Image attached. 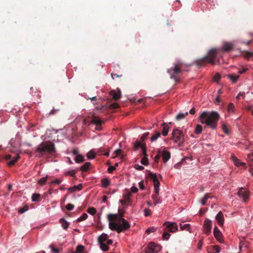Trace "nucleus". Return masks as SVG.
I'll list each match as a JSON object with an SVG mask.
<instances>
[{
  "mask_svg": "<svg viewBox=\"0 0 253 253\" xmlns=\"http://www.w3.org/2000/svg\"><path fill=\"white\" fill-rule=\"evenodd\" d=\"M202 126L200 125H197L194 130V132L197 134H200L202 131Z\"/></svg>",
  "mask_w": 253,
  "mask_h": 253,
  "instance_id": "obj_32",
  "label": "nucleus"
},
{
  "mask_svg": "<svg viewBox=\"0 0 253 253\" xmlns=\"http://www.w3.org/2000/svg\"><path fill=\"white\" fill-rule=\"evenodd\" d=\"M142 150L143 156L147 157L146 146H142Z\"/></svg>",
  "mask_w": 253,
  "mask_h": 253,
  "instance_id": "obj_50",
  "label": "nucleus"
},
{
  "mask_svg": "<svg viewBox=\"0 0 253 253\" xmlns=\"http://www.w3.org/2000/svg\"><path fill=\"white\" fill-rule=\"evenodd\" d=\"M214 237L220 242H222V234L220 231L216 232V234H214Z\"/></svg>",
  "mask_w": 253,
  "mask_h": 253,
  "instance_id": "obj_34",
  "label": "nucleus"
},
{
  "mask_svg": "<svg viewBox=\"0 0 253 253\" xmlns=\"http://www.w3.org/2000/svg\"><path fill=\"white\" fill-rule=\"evenodd\" d=\"M163 160L164 163H166L170 158V154L169 151H163L162 153Z\"/></svg>",
  "mask_w": 253,
  "mask_h": 253,
  "instance_id": "obj_16",
  "label": "nucleus"
},
{
  "mask_svg": "<svg viewBox=\"0 0 253 253\" xmlns=\"http://www.w3.org/2000/svg\"><path fill=\"white\" fill-rule=\"evenodd\" d=\"M162 126H163L162 133L164 136H166L169 132V127L168 125L165 126V123H163Z\"/></svg>",
  "mask_w": 253,
  "mask_h": 253,
  "instance_id": "obj_25",
  "label": "nucleus"
},
{
  "mask_svg": "<svg viewBox=\"0 0 253 253\" xmlns=\"http://www.w3.org/2000/svg\"><path fill=\"white\" fill-rule=\"evenodd\" d=\"M220 78H221L220 75L219 73H217L214 75V76L213 77V79L215 81L217 82L220 80Z\"/></svg>",
  "mask_w": 253,
  "mask_h": 253,
  "instance_id": "obj_54",
  "label": "nucleus"
},
{
  "mask_svg": "<svg viewBox=\"0 0 253 253\" xmlns=\"http://www.w3.org/2000/svg\"><path fill=\"white\" fill-rule=\"evenodd\" d=\"M248 70L247 68H243L242 70H239L238 72L240 74H242L246 72Z\"/></svg>",
  "mask_w": 253,
  "mask_h": 253,
  "instance_id": "obj_56",
  "label": "nucleus"
},
{
  "mask_svg": "<svg viewBox=\"0 0 253 253\" xmlns=\"http://www.w3.org/2000/svg\"><path fill=\"white\" fill-rule=\"evenodd\" d=\"M161 156V155L160 154V152H159V153L158 154H157L154 158V162L156 163H158L159 161V159L160 158Z\"/></svg>",
  "mask_w": 253,
  "mask_h": 253,
  "instance_id": "obj_53",
  "label": "nucleus"
},
{
  "mask_svg": "<svg viewBox=\"0 0 253 253\" xmlns=\"http://www.w3.org/2000/svg\"><path fill=\"white\" fill-rule=\"evenodd\" d=\"M82 188V185L81 184H80L78 185L74 186L72 187H70L68 189V191L70 192H73L77 190H80Z\"/></svg>",
  "mask_w": 253,
  "mask_h": 253,
  "instance_id": "obj_23",
  "label": "nucleus"
},
{
  "mask_svg": "<svg viewBox=\"0 0 253 253\" xmlns=\"http://www.w3.org/2000/svg\"><path fill=\"white\" fill-rule=\"evenodd\" d=\"M161 136V133L157 131L150 138L151 141L156 140Z\"/></svg>",
  "mask_w": 253,
  "mask_h": 253,
  "instance_id": "obj_36",
  "label": "nucleus"
},
{
  "mask_svg": "<svg viewBox=\"0 0 253 253\" xmlns=\"http://www.w3.org/2000/svg\"><path fill=\"white\" fill-rule=\"evenodd\" d=\"M216 220L218 222L220 226L223 225L224 216L223 213L219 211L215 216Z\"/></svg>",
  "mask_w": 253,
  "mask_h": 253,
  "instance_id": "obj_14",
  "label": "nucleus"
},
{
  "mask_svg": "<svg viewBox=\"0 0 253 253\" xmlns=\"http://www.w3.org/2000/svg\"><path fill=\"white\" fill-rule=\"evenodd\" d=\"M149 135V132H146V133H144L141 136V140L142 141H143Z\"/></svg>",
  "mask_w": 253,
  "mask_h": 253,
  "instance_id": "obj_59",
  "label": "nucleus"
},
{
  "mask_svg": "<svg viewBox=\"0 0 253 253\" xmlns=\"http://www.w3.org/2000/svg\"><path fill=\"white\" fill-rule=\"evenodd\" d=\"M116 169V167L114 166H110L108 169V172L109 173L112 172Z\"/></svg>",
  "mask_w": 253,
  "mask_h": 253,
  "instance_id": "obj_60",
  "label": "nucleus"
},
{
  "mask_svg": "<svg viewBox=\"0 0 253 253\" xmlns=\"http://www.w3.org/2000/svg\"><path fill=\"white\" fill-rule=\"evenodd\" d=\"M41 195L38 193H35L32 195V199L33 202H39L41 200Z\"/></svg>",
  "mask_w": 253,
  "mask_h": 253,
  "instance_id": "obj_29",
  "label": "nucleus"
},
{
  "mask_svg": "<svg viewBox=\"0 0 253 253\" xmlns=\"http://www.w3.org/2000/svg\"><path fill=\"white\" fill-rule=\"evenodd\" d=\"M100 245V249L103 251L106 252L109 250V247H108V245L105 243H99Z\"/></svg>",
  "mask_w": 253,
  "mask_h": 253,
  "instance_id": "obj_26",
  "label": "nucleus"
},
{
  "mask_svg": "<svg viewBox=\"0 0 253 253\" xmlns=\"http://www.w3.org/2000/svg\"><path fill=\"white\" fill-rule=\"evenodd\" d=\"M238 195L246 202L249 198L248 191L244 188H241L238 192Z\"/></svg>",
  "mask_w": 253,
  "mask_h": 253,
  "instance_id": "obj_10",
  "label": "nucleus"
},
{
  "mask_svg": "<svg viewBox=\"0 0 253 253\" xmlns=\"http://www.w3.org/2000/svg\"><path fill=\"white\" fill-rule=\"evenodd\" d=\"M141 163L144 166L148 165V160L147 157H143L141 160Z\"/></svg>",
  "mask_w": 253,
  "mask_h": 253,
  "instance_id": "obj_43",
  "label": "nucleus"
},
{
  "mask_svg": "<svg viewBox=\"0 0 253 253\" xmlns=\"http://www.w3.org/2000/svg\"><path fill=\"white\" fill-rule=\"evenodd\" d=\"M91 123L93 124L96 125L97 128L96 129H100V126L103 122L97 117L93 116L91 121Z\"/></svg>",
  "mask_w": 253,
  "mask_h": 253,
  "instance_id": "obj_13",
  "label": "nucleus"
},
{
  "mask_svg": "<svg viewBox=\"0 0 253 253\" xmlns=\"http://www.w3.org/2000/svg\"><path fill=\"white\" fill-rule=\"evenodd\" d=\"M222 130L226 134H229V125L227 124L223 123L222 125Z\"/></svg>",
  "mask_w": 253,
  "mask_h": 253,
  "instance_id": "obj_33",
  "label": "nucleus"
},
{
  "mask_svg": "<svg viewBox=\"0 0 253 253\" xmlns=\"http://www.w3.org/2000/svg\"><path fill=\"white\" fill-rule=\"evenodd\" d=\"M188 114V112H186L185 113H179L176 117V119L177 120L179 121L183 119H184L186 116Z\"/></svg>",
  "mask_w": 253,
  "mask_h": 253,
  "instance_id": "obj_30",
  "label": "nucleus"
},
{
  "mask_svg": "<svg viewBox=\"0 0 253 253\" xmlns=\"http://www.w3.org/2000/svg\"><path fill=\"white\" fill-rule=\"evenodd\" d=\"M227 110L228 112H233L234 111V105L232 103H230L228 105Z\"/></svg>",
  "mask_w": 253,
  "mask_h": 253,
  "instance_id": "obj_41",
  "label": "nucleus"
},
{
  "mask_svg": "<svg viewBox=\"0 0 253 253\" xmlns=\"http://www.w3.org/2000/svg\"><path fill=\"white\" fill-rule=\"evenodd\" d=\"M156 231V228H155V227H150L149 228H148L146 230V232L147 233V234H150L151 233H153V232H155V231Z\"/></svg>",
  "mask_w": 253,
  "mask_h": 253,
  "instance_id": "obj_46",
  "label": "nucleus"
},
{
  "mask_svg": "<svg viewBox=\"0 0 253 253\" xmlns=\"http://www.w3.org/2000/svg\"><path fill=\"white\" fill-rule=\"evenodd\" d=\"M211 221L206 218L204 223V232L206 235H209L210 233L211 232Z\"/></svg>",
  "mask_w": 253,
  "mask_h": 253,
  "instance_id": "obj_9",
  "label": "nucleus"
},
{
  "mask_svg": "<svg viewBox=\"0 0 253 253\" xmlns=\"http://www.w3.org/2000/svg\"><path fill=\"white\" fill-rule=\"evenodd\" d=\"M49 248L51 249L52 253H59V250L58 249L54 247V245L51 244L49 246Z\"/></svg>",
  "mask_w": 253,
  "mask_h": 253,
  "instance_id": "obj_42",
  "label": "nucleus"
},
{
  "mask_svg": "<svg viewBox=\"0 0 253 253\" xmlns=\"http://www.w3.org/2000/svg\"><path fill=\"white\" fill-rule=\"evenodd\" d=\"M244 56L247 59H250L253 57V53L249 51H246L244 54Z\"/></svg>",
  "mask_w": 253,
  "mask_h": 253,
  "instance_id": "obj_44",
  "label": "nucleus"
},
{
  "mask_svg": "<svg viewBox=\"0 0 253 253\" xmlns=\"http://www.w3.org/2000/svg\"><path fill=\"white\" fill-rule=\"evenodd\" d=\"M36 151L40 154L39 157L53 153L55 151L54 144L51 142H42L37 147Z\"/></svg>",
  "mask_w": 253,
  "mask_h": 253,
  "instance_id": "obj_4",
  "label": "nucleus"
},
{
  "mask_svg": "<svg viewBox=\"0 0 253 253\" xmlns=\"http://www.w3.org/2000/svg\"><path fill=\"white\" fill-rule=\"evenodd\" d=\"M247 160L249 163L253 162V152L251 154H248Z\"/></svg>",
  "mask_w": 253,
  "mask_h": 253,
  "instance_id": "obj_49",
  "label": "nucleus"
},
{
  "mask_svg": "<svg viewBox=\"0 0 253 253\" xmlns=\"http://www.w3.org/2000/svg\"><path fill=\"white\" fill-rule=\"evenodd\" d=\"M149 177L153 180L154 186V192H157L159 190L160 182L157 179L156 174L150 172L148 174Z\"/></svg>",
  "mask_w": 253,
  "mask_h": 253,
  "instance_id": "obj_8",
  "label": "nucleus"
},
{
  "mask_svg": "<svg viewBox=\"0 0 253 253\" xmlns=\"http://www.w3.org/2000/svg\"><path fill=\"white\" fill-rule=\"evenodd\" d=\"M163 226H165V231L174 233L178 230V226L176 223L169 221L165 222Z\"/></svg>",
  "mask_w": 253,
  "mask_h": 253,
  "instance_id": "obj_7",
  "label": "nucleus"
},
{
  "mask_svg": "<svg viewBox=\"0 0 253 253\" xmlns=\"http://www.w3.org/2000/svg\"><path fill=\"white\" fill-rule=\"evenodd\" d=\"M159 247V246L156 245L154 243L151 242L148 245V249L146 251V253H154Z\"/></svg>",
  "mask_w": 253,
  "mask_h": 253,
  "instance_id": "obj_12",
  "label": "nucleus"
},
{
  "mask_svg": "<svg viewBox=\"0 0 253 253\" xmlns=\"http://www.w3.org/2000/svg\"><path fill=\"white\" fill-rule=\"evenodd\" d=\"M135 168L136 169L139 170H142L144 169L143 166H139L138 165H135Z\"/></svg>",
  "mask_w": 253,
  "mask_h": 253,
  "instance_id": "obj_64",
  "label": "nucleus"
},
{
  "mask_svg": "<svg viewBox=\"0 0 253 253\" xmlns=\"http://www.w3.org/2000/svg\"><path fill=\"white\" fill-rule=\"evenodd\" d=\"M245 93L244 92H240L238 95L237 96L236 98L237 99H239L240 98V97H241L242 96L243 98L245 97Z\"/></svg>",
  "mask_w": 253,
  "mask_h": 253,
  "instance_id": "obj_63",
  "label": "nucleus"
},
{
  "mask_svg": "<svg viewBox=\"0 0 253 253\" xmlns=\"http://www.w3.org/2000/svg\"><path fill=\"white\" fill-rule=\"evenodd\" d=\"M228 79L233 83H236L239 79L240 76L237 75L229 74L227 75Z\"/></svg>",
  "mask_w": 253,
  "mask_h": 253,
  "instance_id": "obj_17",
  "label": "nucleus"
},
{
  "mask_svg": "<svg viewBox=\"0 0 253 253\" xmlns=\"http://www.w3.org/2000/svg\"><path fill=\"white\" fill-rule=\"evenodd\" d=\"M91 163L86 162L80 168V170L83 172H85L89 169Z\"/></svg>",
  "mask_w": 253,
  "mask_h": 253,
  "instance_id": "obj_20",
  "label": "nucleus"
},
{
  "mask_svg": "<svg viewBox=\"0 0 253 253\" xmlns=\"http://www.w3.org/2000/svg\"><path fill=\"white\" fill-rule=\"evenodd\" d=\"M88 217V215L86 213H84L81 216H80L79 218L77 219L78 222H81L82 221H83L87 218Z\"/></svg>",
  "mask_w": 253,
  "mask_h": 253,
  "instance_id": "obj_39",
  "label": "nucleus"
},
{
  "mask_svg": "<svg viewBox=\"0 0 253 253\" xmlns=\"http://www.w3.org/2000/svg\"><path fill=\"white\" fill-rule=\"evenodd\" d=\"M59 109H53L49 113V115H55L58 111H59Z\"/></svg>",
  "mask_w": 253,
  "mask_h": 253,
  "instance_id": "obj_57",
  "label": "nucleus"
},
{
  "mask_svg": "<svg viewBox=\"0 0 253 253\" xmlns=\"http://www.w3.org/2000/svg\"><path fill=\"white\" fill-rule=\"evenodd\" d=\"M144 212H145L144 214H145V216H148L151 213V211L150 210H149V209H145L144 210Z\"/></svg>",
  "mask_w": 253,
  "mask_h": 253,
  "instance_id": "obj_58",
  "label": "nucleus"
},
{
  "mask_svg": "<svg viewBox=\"0 0 253 253\" xmlns=\"http://www.w3.org/2000/svg\"><path fill=\"white\" fill-rule=\"evenodd\" d=\"M59 222L61 224L62 227L64 229L67 230L69 227V223L64 218L59 220Z\"/></svg>",
  "mask_w": 253,
  "mask_h": 253,
  "instance_id": "obj_19",
  "label": "nucleus"
},
{
  "mask_svg": "<svg viewBox=\"0 0 253 253\" xmlns=\"http://www.w3.org/2000/svg\"><path fill=\"white\" fill-rule=\"evenodd\" d=\"M211 197L210 196V194L207 193L206 194L205 196L203 197V199H201V202L202 205H205L208 199L210 198Z\"/></svg>",
  "mask_w": 253,
  "mask_h": 253,
  "instance_id": "obj_31",
  "label": "nucleus"
},
{
  "mask_svg": "<svg viewBox=\"0 0 253 253\" xmlns=\"http://www.w3.org/2000/svg\"><path fill=\"white\" fill-rule=\"evenodd\" d=\"M20 156L18 154L15 157H14L13 159L9 162L7 164L8 166L9 167H11L13 165H14L19 159Z\"/></svg>",
  "mask_w": 253,
  "mask_h": 253,
  "instance_id": "obj_22",
  "label": "nucleus"
},
{
  "mask_svg": "<svg viewBox=\"0 0 253 253\" xmlns=\"http://www.w3.org/2000/svg\"><path fill=\"white\" fill-rule=\"evenodd\" d=\"M170 236V234L169 233V231H165V229H164V233L163 234L162 238L164 240H168Z\"/></svg>",
  "mask_w": 253,
  "mask_h": 253,
  "instance_id": "obj_35",
  "label": "nucleus"
},
{
  "mask_svg": "<svg viewBox=\"0 0 253 253\" xmlns=\"http://www.w3.org/2000/svg\"><path fill=\"white\" fill-rule=\"evenodd\" d=\"M102 186L107 187L110 184V180L108 178H103L101 180Z\"/></svg>",
  "mask_w": 253,
  "mask_h": 253,
  "instance_id": "obj_21",
  "label": "nucleus"
},
{
  "mask_svg": "<svg viewBox=\"0 0 253 253\" xmlns=\"http://www.w3.org/2000/svg\"><path fill=\"white\" fill-rule=\"evenodd\" d=\"M139 187L141 190H144L145 189L143 181H141L140 182H139Z\"/></svg>",
  "mask_w": 253,
  "mask_h": 253,
  "instance_id": "obj_61",
  "label": "nucleus"
},
{
  "mask_svg": "<svg viewBox=\"0 0 253 253\" xmlns=\"http://www.w3.org/2000/svg\"><path fill=\"white\" fill-rule=\"evenodd\" d=\"M108 218L110 221L109 224L110 229L112 230L116 231L118 233L128 230L130 227L128 222L122 217H120L117 223L112 221V219H117V214H109L108 215Z\"/></svg>",
  "mask_w": 253,
  "mask_h": 253,
  "instance_id": "obj_2",
  "label": "nucleus"
},
{
  "mask_svg": "<svg viewBox=\"0 0 253 253\" xmlns=\"http://www.w3.org/2000/svg\"><path fill=\"white\" fill-rule=\"evenodd\" d=\"M142 146H145V144H142L140 142L137 141L134 144V149L136 150L139 147H141L142 148Z\"/></svg>",
  "mask_w": 253,
  "mask_h": 253,
  "instance_id": "obj_45",
  "label": "nucleus"
},
{
  "mask_svg": "<svg viewBox=\"0 0 253 253\" xmlns=\"http://www.w3.org/2000/svg\"><path fill=\"white\" fill-rule=\"evenodd\" d=\"M96 156V153L91 150L87 153V157L89 159H94Z\"/></svg>",
  "mask_w": 253,
  "mask_h": 253,
  "instance_id": "obj_37",
  "label": "nucleus"
},
{
  "mask_svg": "<svg viewBox=\"0 0 253 253\" xmlns=\"http://www.w3.org/2000/svg\"><path fill=\"white\" fill-rule=\"evenodd\" d=\"M152 198L154 200V204L155 205L161 203V200L159 197V191H158L157 192H154V194L152 195Z\"/></svg>",
  "mask_w": 253,
  "mask_h": 253,
  "instance_id": "obj_15",
  "label": "nucleus"
},
{
  "mask_svg": "<svg viewBox=\"0 0 253 253\" xmlns=\"http://www.w3.org/2000/svg\"><path fill=\"white\" fill-rule=\"evenodd\" d=\"M46 181H47V178L46 177H42L39 180L38 183L41 185L42 186L46 183Z\"/></svg>",
  "mask_w": 253,
  "mask_h": 253,
  "instance_id": "obj_47",
  "label": "nucleus"
},
{
  "mask_svg": "<svg viewBox=\"0 0 253 253\" xmlns=\"http://www.w3.org/2000/svg\"><path fill=\"white\" fill-rule=\"evenodd\" d=\"M87 212L91 215H94L96 212V210L94 208H89L87 209Z\"/></svg>",
  "mask_w": 253,
  "mask_h": 253,
  "instance_id": "obj_40",
  "label": "nucleus"
},
{
  "mask_svg": "<svg viewBox=\"0 0 253 253\" xmlns=\"http://www.w3.org/2000/svg\"><path fill=\"white\" fill-rule=\"evenodd\" d=\"M179 225L181 230H186L190 232V225L189 224H182L180 223Z\"/></svg>",
  "mask_w": 253,
  "mask_h": 253,
  "instance_id": "obj_28",
  "label": "nucleus"
},
{
  "mask_svg": "<svg viewBox=\"0 0 253 253\" xmlns=\"http://www.w3.org/2000/svg\"><path fill=\"white\" fill-rule=\"evenodd\" d=\"M172 139L175 142L183 143L184 138L182 131L178 129H174L172 131Z\"/></svg>",
  "mask_w": 253,
  "mask_h": 253,
  "instance_id": "obj_6",
  "label": "nucleus"
},
{
  "mask_svg": "<svg viewBox=\"0 0 253 253\" xmlns=\"http://www.w3.org/2000/svg\"><path fill=\"white\" fill-rule=\"evenodd\" d=\"M75 161L77 163H83L84 161V159L83 155L78 154L76 156Z\"/></svg>",
  "mask_w": 253,
  "mask_h": 253,
  "instance_id": "obj_24",
  "label": "nucleus"
},
{
  "mask_svg": "<svg viewBox=\"0 0 253 253\" xmlns=\"http://www.w3.org/2000/svg\"><path fill=\"white\" fill-rule=\"evenodd\" d=\"M74 208V206L72 204H68L66 205V208L68 211L72 210Z\"/></svg>",
  "mask_w": 253,
  "mask_h": 253,
  "instance_id": "obj_51",
  "label": "nucleus"
},
{
  "mask_svg": "<svg viewBox=\"0 0 253 253\" xmlns=\"http://www.w3.org/2000/svg\"><path fill=\"white\" fill-rule=\"evenodd\" d=\"M203 245V242L202 241V240H201L200 241H199L198 244V249H199V250H201L202 249V247Z\"/></svg>",
  "mask_w": 253,
  "mask_h": 253,
  "instance_id": "obj_62",
  "label": "nucleus"
},
{
  "mask_svg": "<svg viewBox=\"0 0 253 253\" xmlns=\"http://www.w3.org/2000/svg\"><path fill=\"white\" fill-rule=\"evenodd\" d=\"M219 118V115L215 111L204 112L199 116L201 123L206 124L212 129L216 128Z\"/></svg>",
  "mask_w": 253,
  "mask_h": 253,
  "instance_id": "obj_3",
  "label": "nucleus"
},
{
  "mask_svg": "<svg viewBox=\"0 0 253 253\" xmlns=\"http://www.w3.org/2000/svg\"><path fill=\"white\" fill-rule=\"evenodd\" d=\"M181 65L182 63L178 61L174 65L173 68H170L168 71L171 75V78L174 79L176 82H178L179 81L177 75L182 72L180 68Z\"/></svg>",
  "mask_w": 253,
  "mask_h": 253,
  "instance_id": "obj_5",
  "label": "nucleus"
},
{
  "mask_svg": "<svg viewBox=\"0 0 253 253\" xmlns=\"http://www.w3.org/2000/svg\"><path fill=\"white\" fill-rule=\"evenodd\" d=\"M62 182V180H60L59 179H56L54 180H53L52 181H51L50 182V184H60Z\"/></svg>",
  "mask_w": 253,
  "mask_h": 253,
  "instance_id": "obj_55",
  "label": "nucleus"
},
{
  "mask_svg": "<svg viewBox=\"0 0 253 253\" xmlns=\"http://www.w3.org/2000/svg\"><path fill=\"white\" fill-rule=\"evenodd\" d=\"M110 95L112 97L113 99L118 100L121 98V91L119 89H118L117 91L112 90L110 92Z\"/></svg>",
  "mask_w": 253,
  "mask_h": 253,
  "instance_id": "obj_11",
  "label": "nucleus"
},
{
  "mask_svg": "<svg viewBox=\"0 0 253 253\" xmlns=\"http://www.w3.org/2000/svg\"><path fill=\"white\" fill-rule=\"evenodd\" d=\"M131 195V193L130 192L124 195V197L125 199L126 202H129L130 201V196Z\"/></svg>",
  "mask_w": 253,
  "mask_h": 253,
  "instance_id": "obj_48",
  "label": "nucleus"
},
{
  "mask_svg": "<svg viewBox=\"0 0 253 253\" xmlns=\"http://www.w3.org/2000/svg\"><path fill=\"white\" fill-rule=\"evenodd\" d=\"M233 48V45L232 43L225 42L221 48H212L209 51L208 54L205 57L197 61V66L201 67L207 63L215 65V59L217 58V54L220 51L223 52H228L232 50Z\"/></svg>",
  "mask_w": 253,
  "mask_h": 253,
  "instance_id": "obj_1",
  "label": "nucleus"
},
{
  "mask_svg": "<svg viewBox=\"0 0 253 253\" xmlns=\"http://www.w3.org/2000/svg\"><path fill=\"white\" fill-rule=\"evenodd\" d=\"M119 107V105L117 103H112L110 106V108L111 109H117V108H118Z\"/></svg>",
  "mask_w": 253,
  "mask_h": 253,
  "instance_id": "obj_52",
  "label": "nucleus"
},
{
  "mask_svg": "<svg viewBox=\"0 0 253 253\" xmlns=\"http://www.w3.org/2000/svg\"><path fill=\"white\" fill-rule=\"evenodd\" d=\"M220 251V248L219 246H215L212 247V251L211 253H219Z\"/></svg>",
  "mask_w": 253,
  "mask_h": 253,
  "instance_id": "obj_38",
  "label": "nucleus"
},
{
  "mask_svg": "<svg viewBox=\"0 0 253 253\" xmlns=\"http://www.w3.org/2000/svg\"><path fill=\"white\" fill-rule=\"evenodd\" d=\"M108 238V235L106 234L103 233L98 237V242L99 243L105 242Z\"/></svg>",
  "mask_w": 253,
  "mask_h": 253,
  "instance_id": "obj_18",
  "label": "nucleus"
},
{
  "mask_svg": "<svg viewBox=\"0 0 253 253\" xmlns=\"http://www.w3.org/2000/svg\"><path fill=\"white\" fill-rule=\"evenodd\" d=\"M73 253H85L84 247L83 245L77 246L76 251Z\"/></svg>",
  "mask_w": 253,
  "mask_h": 253,
  "instance_id": "obj_27",
  "label": "nucleus"
}]
</instances>
